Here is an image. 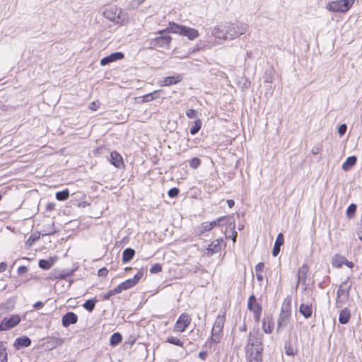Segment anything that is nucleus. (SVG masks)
Listing matches in <instances>:
<instances>
[{"label": "nucleus", "mask_w": 362, "mask_h": 362, "mask_svg": "<svg viewBox=\"0 0 362 362\" xmlns=\"http://www.w3.org/2000/svg\"><path fill=\"white\" fill-rule=\"evenodd\" d=\"M110 162L117 168H120L123 165V158L121 155L116 152L112 151L110 153Z\"/></svg>", "instance_id": "nucleus-21"}, {"label": "nucleus", "mask_w": 362, "mask_h": 362, "mask_svg": "<svg viewBox=\"0 0 362 362\" xmlns=\"http://www.w3.org/2000/svg\"><path fill=\"white\" fill-rule=\"evenodd\" d=\"M108 274V270L105 267H103L98 270L99 276H106Z\"/></svg>", "instance_id": "nucleus-51"}, {"label": "nucleus", "mask_w": 362, "mask_h": 362, "mask_svg": "<svg viewBox=\"0 0 362 362\" xmlns=\"http://www.w3.org/2000/svg\"><path fill=\"white\" fill-rule=\"evenodd\" d=\"M224 323V316L218 315L215 320L211 330V340L214 343H219L222 339Z\"/></svg>", "instance_id": "nucleus-7"}, {"label": "nucleus", "mask_w": 362, "mask_h": 362, "mask_svg": "<svg viewBox=\"0 0 362 362\" xmlns=\"http://www.w3.org/2000/svg\"><path fill=\"white\" fill-rule=\"evenodd\" d=\"M103 16L117 25H124L128 22V13L116 6H108L103 12Z\"/></svg>", "instance_id": "nucleus-2"}, {"label": "nucleus", "mask_w": 362, "mask_h": 362, "mask_svg": "<svg viewBox=\"0 0 362 362\" xmlns=\"http://www.w3.org/2000/svg\"><path fill=\"white\" fill-rule=\"evenodd\" d=\"M264 267V263L262 262H259L256 266H255V271L257 273H259L260 272H262L263 270Z\"/></svg>", "instance_id": "nucleus-52"}, {"label": "nucleus", "mask_w": 362, "mask_h": 362, "mask_svg": "<svg viewBox=\"0 0 362 362\" xmlns=\"http://www.w3.org/2000/svg\"><path fill=\"white\" fill-rule=\"evenodd\" d=\"M153 100V96H151L150 93H148L143 96L142 102L143 103H148L150 101Z\"/></svg>", "instance_id": "nucleus-50"}, {"label": "nucleus", "mask_w": 362, "mask_h": 362, "mask_svg": "<svg viewBox=\"0 0 362 362\" xmlns=\"http://www.w3.org/2000/svg\"><path fill=\"white\" fill-rule=\"evenodd\" d=\"M135 286V281L134 280H132V279H129L126 280L125 281L121 283L117 286L119 288L120 291L127 290L130 288H132Z\"/></svg>", "instance_id": "nucleus-27"}, {"label": "nucleus", "mask_w": 362, "mask_h": 362, "mask_svg": "<svg viewBox=\"0 0 362 362\" xmlns=\"http://www.w3.org/2000/svg\"><path fill=\"white\" fill-rule=\"evenodd\" d=\"M166 342L170 343L171 344H174L180 347H183V342L178 338L175 337H169L166 339Z\"/></svg>", "instance_id": "nucleus-36"}, {"label": "nucleus", "mask_w": 362, "mask_h": 362, "mask_svg": "<svg viewBox=\"0 0 362 362\" xmlns=\"http://www.w3.org/2000/svg\"><path fill=\"white\" fill-rule=\"evenodd\" d=\"M78 321V316L73 312H68L62 319V325L64 327H69L70 325L76 324Z\"/></svg>", "instance_id": "nucleus-16"}, {"label": "nucleus", "mask_w": 362, "mask_h": 362, "mask_svg": "<svg viewBox=\"0 0 362 362\" xmlns=\"http://www.w3.org/2000/svg\"><path fill=\"white\" fill-rule=\"evenodd\" d=\"M167 30L169 32L186 36L190 40H193L199 36V32L197 30L185 25H181L174 22L169 23Z\"/></svg>", "instance_id": "nucleus-4"}, {"label": "nucleus", "mask_w": 362, "mask_h": 362, "mask_svg": "<svg viewBox=\"0 0 362 362\" xmlns=\"http://www.w3.org/2000/svg\"><path fill=\"white\" fill-rule=\"evenodd\" d=\"M211 223L210 222L202 223L197 229V233L199 235L202 234L204 232L209 231L212 229Z\"/></svg>", "instance_id": "nucleus-28"}, {"label": "nucleus", "mask_w": 362, "mask_h": 362, "mask_svg": "<svg viewBox=\"0 0 362 362\" xmlns=\"http://www.w3.org/2000/svg\"><path fill=\"white\" fill-rule=\"evenodd\" d=\"M124 57V55L122 52H114L105 57H103L100 60V63L101 66H106L111 62H116L117 60H120V59H123Z\"/></svg>", "instance_id": "nucleus-15"}, {"label": "nucleus", "mask_w": 362, "mask_h": 362, "mask_svg": "<svg viewBox=\"0 0 362 362\" xmlns=\"http://www.w3.org/2000/svg\"><path fill=\"white\" fill-rule=\"evenodd\" d=\"M69 197V191L66 189L56 193V199L59 201H65Z\"/></svg>", "instance_id": "nucleus-32"}, {"label": "nucleus", "mask_w": 362, "mask_h": 362, "mask_svg": "<svg viewBox=\"0 0 362 362\" xmlns=\"http://www.w3.org/2000/svg\"><path fill=\"white\" fill-rule=\"evenodd\" d=\"M356 211V205L355 204H351L346 209V216L349 218H351L354 216Z\"/></svg>", "instance_id": "nucleus-39"}, {"label": "nucleus", "mask_w": 362, "mask_h": 362, "mask_svg": "<svg viewBox=\"0 0 362 362\" xmlns=\"http://www.w3.org/2000/svg\"><path fill=\"white\" fill-rule=\"evenodd\" d=\"M263 334L258 331H252L249 333L247 343L245 346L246 356L262 355L263 351Z\"/></svg>", "instance_id": "nucleus-1"}, {"label": "nucleus", "mask_w": 362, "mask_h": 362, "mask_svg": "<svg viewBox=\"0 0 362 362\" xmlns=\"http://www.w3.org/2000/svg\"><path fill=\"white\" fill-rule=\"evenodd\" d=\"M309 272V267L306 264H303L297 271L296 273V288L298 287L299 284H301L304 288H307V276Z\"/></svg>", "instance_id": "nucleus-12"}, {"label": "nucleus", "mask_w": 362, "mask_h": 362, "mask_svg": "<svg viewBox=\"0 0 362 362\" xmlns=\"http://www.w3.org/2000/svg\"><path fill=\"white\" fill-rule=\"evenodd\" d=\"M143 276H144V272L140 270L134 276L133 278H131V279H132V280H134V281H135V285H136L139 283V281L143 277Z\"/></svg>", "instance_id": "nucleus-44"}, {"label": "nucleus", "mask_w": 362, "mask_h": 362, "mask_svg": "<svg viewBox=\"0 0 362 362\" xmlns=\"http://www.w3.org/2000/svg\"><path fill=\"white\" fill-rule=\"evenodd\" d=\"M122 340V335L119 332L114 333L110 340V344L112 346H115L118 344H119Z\"/></svg>", "instance_id": "nucleus-29"}, {"label": "nucleus", "mask_w": 362, "mask_h": 362, "mask_svg": "<svg viewBox=\"0 0 362 362\" xmlns=\"http://www.w3.org/2000/svg\"><path fill=\"white\" fill-rule=\"evenodd\" d=\"M351 286L352 283L350 281L349 278H347L339 285L336 299L337 308H341L348 301Z\"/></svg>", "instance_id": "nucleus-5"}, {"label": "nucleus", "mask_w": 362, "mask_h": 362, "mask_svg": "<svg viewBox=\"0 0 362 362\" xmlns=\"http://www.w3.org/2000/svg\"><path fill=\"white\" fill-rule=\"evenodd\" d=\"M256 277H257V279L259 281H262V279H263V276L262 275L260 274V273H257L256 274Z\"/></svg>", "instance_id": "nucleus-63"}, {"label": "nucleus", "mask_w": 362, "mask_h": 362, "mask_svg": "<svg viewBox=\"0 0 362 362\" xmlns=\"http://www.w3.org/2000/svg\"><path fill=\"white\" fill-rule=\"evenodd\" d=\"M201 160L198 158H194L189 161V166L193 168L196 169L201 165Z\"/></svg>", "instance_id": "nucleus-41"}, {"label": "nucleus", "mask_w": 362, "mask_h": 362, "mask_svg": "<svg viewBox=\"0 0 362 362\" xmlns=\"http://www.w3.org/2000/svg\"><path fill=\"white\" fill-rule=\"evenodd\" d=\"M247 358V362H262V355L257 356H246Z\"/></svg>", "instance_id": "nucleus-42"}, {"label": "nucleus", "mask_w": 362, "mask_h": 362, "mask_svg": "<svg viewBox=\"0 0 362 362\" xmlns=\"http://www.w3.org/2000/svg\"><path fill=\"white\" fill-rule=\"evenodd\" d=\"M274 328V322L272 320H269L268 322H266V320H264L262 322V329L265 333L269 334L272 332Z\"/></svg>", "instance_id": "nucleus-34"}, {"label": "nucleus", "mask_w": 362, "mask_h": 362, "mask_svg": "<svg viewBox=\"0 0 362 362\" xmlns=\"http://www.w3.org/2000/svg\"><path fill=\"white\" fill-rule=\"evenodd\" d=\"M344 264L346 265L349 268H353L354 266V263L352 262L348 261L347 259H346V262H344Z\"/></svg>", "instance_id": "nucleus-61"}, {"label": "nucleus", "mask_w": 362, "mask_h": 362, "mask_svg": "<svg viewBox=\"0 0 362 362\" xmlns=\"http://www.w3.org/2000/svg\"><path fill=\"white\" fill-rule=\"evenodd\" d=\"M182 76L180 74H177L173 76H167L165 77L162 82L161 85L163 86H168L174 84H177L182 80Z\"/></svg>", "instance_id": "nucleus-17"}, {"label": "nucleus", "mask_w": 362, "mask_h": 362, "mask_svg": "<svg viewBox=\"0 0 362 362\" xmlns=\"http://www.w3.org/2000/svg\"><path fill=\"white\" fill-rule=\"evenodd\" d=\"M164 31H160V34H162L160 36H158L155 38L151 39L149 41V47L152 49H159V48H170V45L172 40V38L168 35H163Z\"/></svg>", "instance_id": "nucleus-9"}, {"label": "nucleus", "mask_w": 362, "mask_h": 362, "mask_svg": "<svg viewBox=\"0 0 362 362\" xmlns=\"http://www.w3.org/2000/svg\"><path fill=\"white\" fill-rule=\"evenodd\" d=\"M21 321L18 315H12L8 319H4L0 323V330L6 331L16 326Z\"/></svg>", "instance_id": "nucleus-13"}, {"label": "nucleus", "mask_w": 362, "mask_h": 362, "mask_svg": "<svg viewBox=\"0 0 362 362\" xmlns=\"http://www.w3.org/2000/svg\"><path fill=\"white\" fill-rule=\"evenodd\" d=\"M284 235L281 233H279L272 250V255L274 257H276L279 254L280 248L281 246L284 244Z\"/></svg>", "instance_id": "nucleus-19"}, {"label": "nucleus", "mask_w": 362, "mask_h": 362, "mask_svg": "<svg viewBox=\"0 0 362 362\" xmlns=\"http://www.w3.org/2000/svg\"><path fill=\"white\" fill-rule=\"evenodd\" d=\"M346 130H347L346 124H341L338 129V133H339V136H342L343 135H344Z\"/></svg>", "instance_id": "nucleus-49"}, {"label": "nucleus", "mask_w": 362, "mask_h": 362, "mask_svg": "<svg viewBox=\"0 0 362 362\" xmlns=\"http://www.w3.org/2000/svg\"><path fill=\"white\" fill-rule=\"evenodd\" d=\"M90 109L92 110H97L98 108H99V103H98L97 102H92L90 104V106H89Z\"/></svg>", "instance_id": "nucleus-54"}, {"label": "nucleus", "mask_w": 362, "mask_h": 362, "mask_svg": "<svg viewBox=\"0 0 362 362\" xmlns=\"http://www.w3.org/2000/svg\"><path fill=\"white\" fill-rule=\"evenodd\" d=\"M186 115L189 118H196L197 116V112L193 109H189L186 112Z\"/></svg>", "instance_id": "nucleus-46"}, {"label": "nucleus", "mask_w": 362, "mask_h": 362, "mask_svg": "<svg viewBox=\"0 0 362 362\" xmlns=\"http://www.w3.org/2000/svg\"><path fill=\"white\" fill-rule=\"evenodd\" d=\"M121 293L119 288H118V286H117L116 288L112 289V290H110L108 292H107L106 293H105L103 296V300H107L109 299L111 296H115V294H117V293Z\"/></svg>", "instance_id": "nucleus-37"}, {"label": "nucleus", "mask_w": 362, "mask_h": 362, "mask_svg": "<svg viewBox=\"0 0 362 362\" xmlns=\"http://www.w3.org/2000/svg\"><path fill=\"white\" fill-rule=\"evenodd\" d=\"M226 25H218L214 28L212 30V35L218 39H223L226 40Z\"/></svg>", "instance_id": "nucleus-18"}, {"label": "nucleus", "mask_w": 362, "mask_h": 362, "mask_svg": "<svg viewBox=\"0 0 362 362\" xmlns=\"http://www.w3.org/2000/svg\"><path fill=\"white\" fill-rule=\"evenodd\" d=\"M234 228H235V224H233V227H232V234L231 235H228L227 233H226V238L227 239H232L233 240V242H235L236 240V238H237V235H238V233L236 231L234 230Z\"/></svg>", "instance_id": "nucleus-45"}, {"label": "nucleus", "mask_w": 362, "mask_h": 362, "mask_svg": "<svg viewBox=\"0 0 362 362\" xmlns=\"http://www.w3.org/2000/svg\"><path fill=\"white\" fill-rule=\"evenodd\" d=\"M31 344V340L28 337H18L15 340L14 346L16 349L22 347H28Z\"/></svg>", "instance_id": "nucleus-20"}, {"label": "nucleus", "mask_w": 362, "mask_h": 362, "mask_svg": "<svg viewBox=\"0 0 362 362\" xmlns=\"http://www.w3.org/2000/svg\"><path fill=\"white\" fill-rule=\"evenodd\" d=\"M344 262H346V258L340 255H335L332 257V264L333 267L339 268L343 264H344Z\"/></svg>", "instance_id": "nucleus-25"}, {"label": "nucleus", "mask_w": 362, "mask_h": 362, "mask_svg": "<svg viewBox=\"0 0 362 362\" xmlns=\"http://www.w3.org/2000/svg\"><path fill=\"white\" fill-rule=\"evenodd\" d=\"M225 218H226V217L222 216V217H220V218H217V219L214 220V221L210 222V223H211V225H212V226H212V228H213L214 227L216 226H221V222H222L223 221H224V220H225Z\"/></svg>", "instance_id": "nucleus-48"}, {"label": "nucleus", "mask_w": 362, "mask_h": 362, "mask_svg": "<svg viewBox=\"0 0 362 362\" xmlns=\"http://www.w3.org/2000/svg\"><path fill=\"white\" fill-rule=\"evenodd\" d=\"M357 161V158L354 156H349L346 158L345 162L342 165V169L344 171L349 170L351 168H352Z\"/></svg>", "instance_id": "nucleus-26"}, {"label": "nucleus", "mask_w": 362, "mask_h": 362, "mask_svg": "<svg viewBox=\"0 0 362 362\" xmlns=\"http://www.w3.org/2000/svg\"><path fill=\"white\" fill-rule=\"evenodd\" d=\"M97 303L96 298H92L87 300L83 305V307L89 312H92L95 306V303Z\"/></svg>", "instance_id": "nucleus-30"}, {"label": "nucleus", "mask_w": 362, "mask_h": 362, "mask_svg": "<svg viewBox=\"0 0 362 362\" xmlns=\"http://www.w3.org/2000/svg\"><path fill=\"white\" fill-rule=\"evenodd\" d=\"M151 96H153V100L160 97V90H155L152 93H150Z\"/></svg>", "instance_id": "nucleus-57"}, {"label": "nucleus", "mask_w": 362, "mask_h": 362, "mask_svg": "<svg viewBox=\"0 0 362 362\" xmlns=\"http://www.w3.org/2000/svg\"><path fill=\"white\" fill-rule=\"evenodd\" d=\"M351 318V313L349 309L347 308H344L341 310L339 316V321L341 324H347Z\"/></svg>", "instance_id": "nucleus-23"}, {"label": "nucleus", "mask_w": 362, "mask_h": 362, "mask_svg": "<svg viewBox=\"0 0 362 362\" xmlns=\"http://www.w3.org/2000/svg\"><path fill=\"white\" fill-rule=\"evenodd\" d=\"M28 272V268L25 266H21L18 269V274H24Z\"/></svg>", "instance_id": "nucleus-53"}, {"label": "nucleus", "mask_w": 362, "mask_h": 362, "mask_svg": "<svg viewBox=\"0 0 362 362\" xmlns=\"http://www.w3.org/2000/svg\"><path fill=\"white\" fill-rule=\"evenodd\" d=\"M226 25V40H233L247 32L248 25L243 23H227Z\"/></svg>", "instance_id": "nucleus-6"}, {"label": "nucleus", "mask_w": 362, "mask_h": 362, "mask_svg": "<svg viewBox=\"0 0 362 362\" xmlns=\"http://www.w3.org/2000/svg\"><path fill=\"white\" fill-rule=\"evenodd\" d=\"M7 267V264L4 262L0 263V272H4Z\"/></svg>", "instance_id": "nucleus-59"}, {"label": "nucleus", "mask_w": 362, "mask_h": 362, "mask_svg": "<svg viewBox=\"0 0 362 362\" xmlns=\"http://www.w3.org/2000/svg\"><path fill=\"white\" fill-rule=\"evenodd\" d=\"M291 299H285L277 320L276 332H281L287 327L291 315Z\"/></svg>", "instance_id": "nucleus-3"}, {"label": "nucleus", "mask_w": 362, "mask_h": 362, "mask_svg": "<svg viewBox=\"0 0 362 362\" xmlns=\"http://www.w3.org/2000/svg\"><path fill=\"white\" fill-rule=\"evenodd\" d=\"M358 235L359 240L362 242V228L358 230Z\"/></svg>", "instance_id": "nucleus-64"}, {"label": "nucleus", "mask_w": 362, "mask_h": 362, "mask_svg": "<svg viewBox=\"0 0 362 362\" xmlns=\"http://www.w3.org/2000/svg\"><path fill=\"white\" fill-rule=\"evenodd\" d=\"M299 312L305 319H308L312 316L313 307L312 305L302 303L299 307Z\"/></svg>", "instance_id": "nucleus-22"}, {"label": "nucleus", "mask_w": 362, "mask_h": 362, "mask_svg": "<svg viewBox=\"0 0 362 362\" xmlns=\"http://www.w3.org/2000/svg\"><path fill=\"white\" fill-rule=\"evenodd\" d=\"M247 308L254 313L255 320L258 322L262 315V307L256 302V298L254 295L249 297Z\"/></svg>", "instance_id": "nucleus-11"}, {"label": "nucleus", "mask_w": 362, "mask_h": 362, "mask_svg": "<svg viewBox=\"0 0 362 362\" xmlns=\"http://www.w3.org/2000/svg\"><path fill=\"white\" fill-rule=\"evenodd\" d=\"M179 189L178 188H176V187H173V188H171L169 191H168V195L169 197H176L178 194H179Z\"/></svg>", "instance_id": "nucleus-47"}, {"label": "nucleus", "mask_w": 362, "mask_h": 362, "mask_svg": "<svg viewBox=\"0 0 362 362\" xmlns=\"http://www.w3.org/2000/svg\"><path fill=\"white\" fill-rule=\"evenodd\" d=\"M223 242V240L221 238L216 239L211 242V243L206 248L205 254L207 256H211L214 254L218 253L221 250V243Z\"/></svg>", "instance_id": "nucleus-14"}, {"label": "nucleus", "mask_w": 362, "mask_h": 362, "mask_svg": "<svg viewBox=\"0 0 362 362\" xmlns=\"http://www.w3.org/2000/svg\"><path fill=\"white\" fill-rule=\"evenodd\" d=\"M356 0H337L329 3L327 8L335 13H345L348 11Z\"/></svg>", "instance_id": "nucleus-8"}, {"label": "nucleus", "mask_w": 362, "mask_h": 362, "mask_svg": "<svg viewBox=\"0 0 362 362\" xmlns=\"http://www.w3.org/2000/svg\"><path fill=\"white\" fill-rule=\"evenodd\" d=\"M227 203H228V206H229L230 208H232V207L234 206V204H235L234 201H233V200H232V199H229V200H228V201H227Z\"/></svg>", "instance_id": "nucleus-62"}, {"label": "nucleus", "mask_w": 362, "mask_h": 362, "mask_svg": "<svg viewBox=\"0 0 362 362\" xmlns=\"http://www.w3.org/2000/svg\"><path fill=\"white\" fill-rule=\"evenodd\" d=\"M202 122L201 119H197L194 122V124L190 128V134L192 135L196 134L201 129Z\"/></svg>", "instance_id": "nucleus-35"}, {"label": "nucleus", "mask_w": 362, "mask_h": 362, "mask_svg": "<svg viewBox=\"0 0 362 362\" xmlns=\"http://www.w3.org/2000/svg\"><path fill=\"white\" fill-rule=\"evenodd\" d=\"M53 264L54 262L52 259H40L38 263L39 267L45 270L49 269Z\"/></svg>", "instance_id": "nucleus-31"}, {"label": "nucleus", "mask_w": 362, "mask_h": 362, "mask_svg": "<svg viewBox=\"0 0 362 362\" xmlns=\"http://www.w3.org/2000/svg\"><path fill=\"white\" fill-rule=\"evenodd\" d=\"M321 149H322L321 146H315L312 149V153L313 154H317V153H319L320 152Z\"/></svg>", "instance_id": "nucleus-55"}, {"label": "nucleus", "mask_w": 362, "mask_h": 362, "mask_svg": "<svg viewBox=\"0 0 362 362\" xmlns=\"http://www.w3.org/2000/svg\"><path fill=\"white\" fill-rule=\"evenodd\" d=\"M7 352L6 348L3 345H0V361H7Z\"/></svg>", "instance_id": "nucleus-40"}, {"label": "nucleus", "mask_w": 362, "mask_h": 362, "mask_svg": "<svg viewBox=\"0 0 362 362\" xmlns=\"http://www.w3.org/2000/svg\"><path fill=\"white\" fill-rule=\"evenodd\" d=\"M55 208V204L54 203H49L47 204L46 209L47 211H52Z\"/></svg>", "instance_id": "nucleus-58"}, {"label": "nucleus", "mask_w": 362, "mask_h": 362, "mask_svg": "<svg viewBox=\"0 0 362 362\" xmlns=\"http://www.w3.org/2000/svg\"><path fill=\"white\" fill-rule=\"evenodd\" d=\"M161 270H162L161 265L160 264H155L151 267L150 272L152 274H157V273L161 272Z\"/></svg>", "instance_id": "nucleus-43"}, {"label": "nucleus", "mask_w": 362, "mask_h": 362, "mask_svg": "<svg viewBox=\"0 0 362 362\" xmlns=\"http://www.w3.org/2000/svg\"><path fill=\"white\" fill-rule=\"evenodd\" d=\"M43 305H44V303H43L42 302H41V301H37V302H36V303L34 304L33 307H34L35 309H40V308H42V307H43Z\"/></svg>", "instance_id": "nucleus-56"}, {"label": "nucleus", "mask_w": 362, "mask_h": 362, "mask_svg": "<svg viewBox=\"0 0 362 362\" xmlns=\"http://www.w3.org/2000/svg\"><path fill=\"white\" fill-rule=\"evenodd\" d=\"M191 321L192 318L187 313L181 314L173 327V332H183L189 325Z\"/></svg>", "instance_id": "nucleus-10"}, {"label": "nucleus", "mask_w": 362, "mask_h": 362, "mask_svg": "<svg viewBox=\"0 0 362 362\" xmlns=\"http://www.w3.org/2000/svg\"><path fill=\"white\" fill-rule=\"evenodd\" d=\"M284 350H285V354L287 356H294L297 353V350L296 349H294L290 343H288V342L285 343Z\"/></svg>", "instance_id": "nucleus-33"}, {"label": "nucleus", "mask_w": 362, "mask_h": 362, "mask_svg": "<svg viewBox=\"0 0 362 362\" xmlns=\"http://www.w3.org/2000/svg\"><path fill=\"white\" fill-rule=\"evenodd\" d=\"M135 255V250L132 248H126L122 252V262L126 264L130 262Z\"/></svg>", "instance_id": "nucleus-24"}, {"label": "nucleus", "mask_w": 362, "mask_h": 362, "mask_svg": "<svg viewBox=\"0 0 362 362\" xmlns=\"http://www.w3.org/2000/svg\"><path fill=\"white\" fill-rule=\"evenodd\" d=\"M206 355H207V353L206 351H202L199 354V358L203 360H204L206 358Z\"/></svg>", "instance_id": "nucleus-60"}, {"label": "nucleus", "mask_w": 362, "mask_h": 362, "mask_svg": "<svg viewBox=\"0 0 362 362\" xmlns=\"http://www.w3.org/2000/svg\"><path fill=\"white\" fill-rule=\"evenodd\" d=\"M42 232L43 235H53L56 233V230L54 229V223L52 225H46L43 226Z\"/></svg>", "instance_id": "nucleus-38"}]
</instances>
